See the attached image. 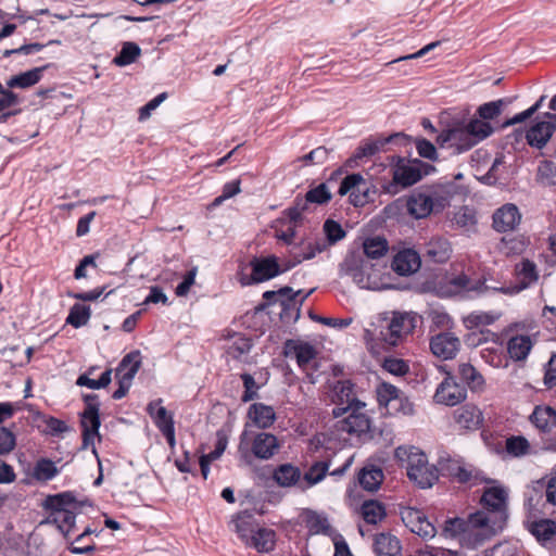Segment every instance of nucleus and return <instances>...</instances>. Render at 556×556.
<instances>
[{
    "mask_svg": "<svg viewBox=\"0 0 556 556\" xmlns=\"http://www.w3.org/2000/svg\"><path fill=\"white\" fill-rule=\"evenodd\" d=\"M329 152L330 151L327 148L318 147L299 159V161L303 162L305 165L324 164L329 156Z\"/></svg>",
    "mask_w": 556,
    "mask_h": 556,
    "instance_id": "nucleus-62",
    "label": "nucleus"
},
{
    "mask_svg": "<svg viewBox=\"0 0 556 556\" xmlns=\"http://www.w3.org/2000/svg\"><path fill=\"white\" fill-rule=\"evenodd\" d=\"M401 391L393 384L381 382L376 388L377 400L380 406H384L388 410L393 404H396Z\"/></svg>",
    "mask_w": 556,
    "mask_h": 556,
    "instance_id": "nucleus-46",
    "label": "nucleus"
},
{
    "mask_svg": "<svg viewBox=\"0 0 556 556\" xmlns=\"http://www.w3.org/2000/svg\"><path fill=\"white\" fill-rule=\"evenodd\" d=\"M453 415L458 427L466 430L478 429L483 420L481 410L472 404L460 406Z\"/></svg>",
    "mask_w": 556,
    "mask_h": 556,
    "instance_id": "nucleus-22",
    "label": "nucleus"
},
{
    "mask_svg": "<svg viewBox=\"0 0 556 556\" xmlns=\"http://www.w3.org/2000/svg\"><path fill=\"white\" fill-rule=\"evenodd\" d=\"M424 167H428V165L419 160L412 162L399 157L396 164L392 168L393 181L404 188L413 186L422 178Z\"/></svg>",
    "mask_w": 556,
    "mask_h": 556,
    "instance_id": "nucleus-12",
    "label": "nucleus"
},
{
    "mask_svg": "<svg viewBox=\"0 0 556 556\" xmlns=\"http://www.w3.org/2000/svg\"><path fill=\"white\" fill-rule=\"evenodd\" d=\"M332 415L336 418L346 415L341 421H339L338 429L349 434L361 435L366 433L370 428V419L365 413V403H355L352 406L334 407Z\"/></svg>",
    "mask_w": 556,
    "mask_h": 556,
    "instance_id": "nucleus-6",
    "label": "nucleus"
},
{
    "mask_svg": "<svg viewBox=\"0 0 556 556\" xmlns=\"http://www.w3.org/2000/svg\"><path fill=\"white\" fill-rule=\"evenodd\" d=\"M545 116L551 121H540L532 125L526 132V139L530 147L543 149L552 138L556 129V114L546 113Z\"/></svg>",
    "mask_w": 556,
    "mask_h": 556,
    "instance_id": "nucleus-18",
    "label": "nucleus"
},
{
    "mask_svg": "<svg viewBox=\"0 0 556 556\" xmlns=\"http://www.w3.org/2000/svg\"><path fill=\"white\" fill-rule=\"evenodd\" d=\"M324 232L329 244L337 243L338 241L342 240L346 235L341 225L333 219H327L325 222Z\"/></svg>",
    "mask_w": 556,
    "mask_h": 556,
    "instance_id": "nucleus-60",
    "label": "nucleus"
},
{
    "mask_svg": "<svg viewBox=\"0 0 556 556\" xmlns=\"http://www.w3.org/2000/svg\"><path fill=\"white\" fill-rule=\"evenodd\" d=\"M529 421L545 442L556 432V409L548 405H538L529 416Z\"/></svg>",
    "mask_w": 556,
    "mask_h": 556,
    "instance_id": "nucleus-15",
    "label": "nucleus"
},
{
    "mask_svg": "<svg viewBox=\"0 0 556 556\" xmlns=\"http://www.w3.org/2000/svg\"><path fill=\"white\" fill-rule=\"evenodd\" d=\"M365 260L358 252L349 253L340 264V270L343 275L350 276L357 283L364 282Z\"/></svg>",
    "mask_w": 556,
    "mask_h": 556,
    "instance_id": "nucleus-25",
    "label": "nucleus"
},
{
    "mask_svg": "<svg viewBox=\"0 0 556 556\" xmlns=\"http://www.w3.org/2000/svg\"><path fill=\"white\" fill-rule=\"evenodd\" d=\"M460 348L459 339L452 332H441L430 340V350L439 358L452 359Z\"/></svg>",
    "mask_w": 556,
    "mask_h": 556,
    "instance_id": "nucleus-19",
    "label": "nucleus"
},
{
    "mask_svg": "<svg viewBox=\"0 0 556 556\" xmlns=\"http://www.w3.org/2000/svg\"><path fill=\"white\" fill-rule=\"evenodd\" d=\"M361 513L363 519L370 525H377L386 517V508L378 501L369 500L362 504Z\"/></svg>",
    "mask_w": 556,
    "mask_h": 556,
    "instance_id": "nucleus-43",
    "label": "nucleus"
},
{
    "mask_svg": "<svg viewBox=\"0 0 556 556\" xmlns=\"http://www.w3.org/2000/svg\"><path fill=\"white\" fill-rule=\"evenodd\" d=\"M59 475V469L55 464L48 458H40L37 460L33 476L38 481H49Z\"/></svg>",
    "mask_w": 556,
    "mask_h": 556,
    "instance_id": "nucleus-51",
    "label": "nucleus"
},
{
    "mask_svg": "<svg viewBox=\"0 0 556 556\" xmlns=\"http://www.w3.org/2000/svg\"><path fill=\"white\" fill-rule=\"evenodd\" d=\"M141 366V357L139 351H132L125 355L116 368V378L132 382L136 374Z\"/></svg>",
    "mask_w": 556,
    "mask_h": 556,
    "instance_id": "nucleus-28",
    "label": "nucleus"
},
{
    "mask_svg": "<svg viewBox=\"0 0 556 556\" xmlns=\"http://www.w3.org/2000/svg\"><path fill=\"white\" fill-rule=\"evenodd\" d=\"M307 210L308 207L306 206L305 201H302V197L298 195L293 205L283 211V216L279 218L277 223L298 227L302 222L303 213H305Z\"/></svg>",
    "mask_w": 556,
    "mask_h": 556,
    "instance_id": "nucleus-39",
    "label": "nucleus"
},
{
    "mask_svg": "<svg viewBox=\"0 0 556 556\" xmlns=\"http://www.w3.org/2000/svg\"><path fill=\"white\" fill-rule=\"evenodd\" d=\"M395 458L406 467L407 476L420 488H430L438 480V469L428 464L427 455L415 446H399Z\"/></svg>",
    "mask_w": 556,
    "mask_h": 556,
    "instance_id": "nucleus-2",
    "label": "nucleus"
},
{
    "mask_svg": "<svg viewBox=\"0 0 556 556\" xmlns=\"http://www.w3.org/2000/svg\"><path fill=\"white\" fill-rule=\"evenodd\" d=\"M458 375L472 391L480 390L484 384L482 375L469 363L459 364Z\"/></svg>",
    "mask_w": 556,
    "mask_h": 556,
    "instance_id": "nucleus-41",
    "label": "nucleus"
},
{
    "mask_svg": "<svg viewBox=\"0 0 556 556\" xmlns=\"http://www.w3.org/2000/svg\"><path fill=\"white\" fill-rule=\"evenodd\" d=\"M488 518L484 510L471 514L467 520L451 518L445 521L443 533L446 538L458 539L463 546L473 548L481 544L490 533L484 528Z\"/></svg>",
    "mask_w": 556,
    "mask_h": 556,
    "instance_id": "nucleus-1",
    "label": "nucleus"
},
{
    "mask_svg": "<svg viewBox=\"0 0 556 556\" xmlns=\"http://www.w3.org/2000/svg\"><path fill=\"white\" fill-rule=\"evenodd\" d=\"M93 531L87 527L80 534L76 536V539L71 543L68 549L73 554H88L96 549L94 544L92 543L90 535Z\"/></svg>",
    "mask_w": 556,
    "mask_h": 556,
    "instance_id": "nucleus-52",
    "label": "nucleus"
},
{
    "mask_svg": "<svg viewBox=\"0 0 556 556\" xmlns=\"http://www.w3.org/2000/svg\"><path fill=\"white\" fill-rule=\"evenodd\" d=\"M85 409L80 414V427L83 434V446L86 448L94 444L96 437L99 435L100 421V403L97 394L84 395Z\"/></svg>",
    "mask_w": 556,
    "mask_h": 556,
    "instance_id": "nucleus-9",
    "label": "nucleus"
},
{
    "mask_svg": "<svg viewBox=\"0 0 556 556\" xmlns=\"http://www.w3.org/2000/svg\"><path fill=\"white\" fill-rule=\"evenodd\" d=\"M407 212L415 218H425L433 210V200L430 194L415 192L406 201Z\"/></svg>",
    "mask_w": 556,
    "mask_h": 556,
    "instance_id": "nucleus-24",
    "label": "nucleus"
},
{
    "mask_svg": "<svg viewBox=\"0 0 556 556\" xmlns=\"http://www.w3.org/2000/svg\"><path fill=\"white\" fill-rule=\"evenodd\" d=\"M332 401L337 404L336 407L352 406L355 403L362 404L359 400L355 397L354 384L350 380H340L333 387Z\"/></svg>",
    "mask_w": 556,
    "mask_h": 556,
    "instance_id": "nucleus-31",
    "label": "nucleus"
},
{
    "mask_svg": "<svg viewBox=\"0 0 556 556\" xmlns=\"http://www.w3.org/2000/svg\"><path fill=\"white\" fill-rule=\"evenodd\" d=\"M316 350L309 343L295 342L288 340L285 344V355L287 357H294L299 367L306 372V378L309 383H315L313 365L316 358Z\"/></svg>",
    "mask_w": 556,
    "mask_h": 556,
    "instance_id": "nucleus-10",
    "label": "nucleus"
},
{
    "mask_svg": "<svg viewBox=\"0 0 556 556\" xmlns=\"http://www.w3.org/2000/svg\"><path fill=\"white\" fill-rule=\"evenodd\" d=\"M506 452L514 457H522L530 452V443L522 435H511L505 442Z\"/></svg>",
    "mask_w": 556,
    "mask_h": 556,
    "instance_id": "nucleus-55",
    "label": "nucleus"
},
{
    "mask_svg": "<svg viewBox=\"0 0 556 556\" xmlns=\"http://www.w3.org/2000/svg\"><path fill=\"white\" fill-rule=\"evenodd\" d=\"M533 342L530 336L519 334L511 337L507 343V351L509 356L515 361H523L529 355Z\"/></svg>",
    "mask_w": 556,
    "mask_h": 556,
    "instance_id": "nucleus-34",
    "label": "nucleus"
},
{
    "mask_svg": "<svg viewBox=\"0 0 556 556\" xmlns=\"http://www.w3.org/2000/svg\"><path fill=\"white\" fill-rule=\"evenodd\" d=\"M329 469L328 462H316L314 463L309 469L304 473V480L307 482L309 486L320 482L327 475Z\"/></svg>",
    "mask_w": 556,
    "mask_h": 556,
    "instance_id": "nucleus-58",
    "label": "nucleus"
},
{
    "mask_svg": "<svg viewBox=\"0 0 556 556\" xmlns=\"http://www.w3.org/2000/svg\"><path fill=\"white\" fill-rule=\"evenodd\" d=\"M276 533L268 528H258L251 535L247 545L254 547L260 553H268L274 549Z\"/></svg>",
    "mask_w": 556,
    "mask_h": 556,
    "instance_id": "nucleus-33",
    "label": "nucleus"
},
{
    "mask_svg": "<svg viewBox=\"0 0 556 556\" xmlns=\"http://www.w3.org/2000/svg\"><path fill=\"white\" fill-rule=\"evenodd\" d=\"M451 285L463 292L466 296L480 295L485 293L490 288L485 285L484 280H471L466 275H458L451 279Z\"/></svg>",
    "mask_w": 556,
    "mask_h": 556,
    "instance_id": "nucleus-29",
    "label": "nucleus"
},
{
    "mask_svg": "<svg viewBox=\"0 0 556 556\" xmlns=\"http://www.w3.org/2000/svg\"><path fill=\"white\" fill-rule=\"evenodd\" d=\"M273 478L278 485L287 488L294 485L300 480L301 471L291 464H282L275 469Z\"/></svg>",
    "mask_w": 556,
    "mask_h": 556,
    "instance_id": "nucleus-38",
    "label": "nucleus"
},
{
    "mask_svg": "<svg viewBox=\"0 0 556 556\" xmlns=\"http://www.w3.org/2000/svg\"><path fill=\"white\" fill-rule=\"evenodd\" d=\"M467 397L466 389L457 383L453 377L447 376L437 388L433 400L438 404L455 406Z\"/></svg>",
    "mask_w": 556,
    "mask_h": 556,
    "instance_id": "nucleus-16",
    "label": "nucleus"
},
{
    "mask_svg": "<svg viewBox=\"0 0 556 556\" xmlns=\"http://www.w3.org/2000/svg\"><path fill=\"white\" fill-rule=\"evenodd\" d=\"M437 142L441 148L451 150L452 154H462L477 144L464 127L443 130Z\"/></svg>",
    "mask_w": 556,
    "mask_h": 556,
    "instance_id": "nucleus-11",
    "label": "nucleus"
},
{
    "mask_svg": "<svg viewBox=\"0 0 556 556\" xmlns=\"http://www.w3.org/2000/svg\"><path fill=\"white\" fill-rule=\"evenodd\" d=\"M90 315L89 306L76 303L71 307L66 323L75 328H79L89 321Z\"/></svg>",
    "mask_w": 556,
    "mask_h": 556,
    "instance_id": "nucleus-54",
    "label": "nucleus"
},
{
    "mask_svg": "<svg viewBox=\"0 0 556 556\" xmlns=\"http://www.w3.org/2000/svg\"><path fill=\"white\" fill-rule=\"evenodd\" d=\"M48 67V65L41 67H35L27 72L21 73L11 77L7 85L10 88H28L36 85L42 77L43 71Z\"/></svg>",
    "mask_w": 556,
    "mask_h": 556,
    "instance_id": "nucleus-36",
    "label": "nucleus"
},
{
    "mask_svg": "<svg viewBox=\"0 0 556 556\" xmlns=\"http://www.w3.org/2000/svg\"><path fill=\"white\" fill-rule=\"evenodd\" d=\"M50 510L48 521L56 525L58 529L68 536L75 528V510L77 502L71 492L48 496L45 503Z\"/></svg>",
    "mask_w": 556,
    "mask_h": 556,
    "instance_id": "nucleus-4",
    "label": "nucleus"
},
{
    "mask_svg": "<svg viewBox=\"0 0 556 556\" xmlns=\"http://www.w3.org/2000/svg\"><path fill=\"white\" fill-rule=\"evenodd\" d=\"M383 369L395 376H404L408 372V364L401 358L387 357L383 361Z\"/></svg>",
    "mask_w": 556,
    "mask_h": 556,
    "instance_id": "nucleus-63",
    "label": "nucleus"
},
{
    "mask_svg": "<svg viewBox=\"0 0 556 556\" xmlns=\"http://www.w3.org/2000/svg\"><path fill=\"white\" fill-rule=\"evenodd\" d=\"M426 255L435 263H444L450 258L451 245L446 239L432 238L426 244Z\"/></svg>",
    "mask_w": 556,
    "mask_h": 556,
    "instance_id": "nucleus-35",
    "label": "nucleus"
},
{
    "mask_svg": "<svg viewBox=\"0 0 556 556\" xmlns=\"http://www.w3.org/2000/svg\"><path fill=\"white\" fill-rule=\"evenodd\" d=\"M364 253L369 258H379L388 251V241L382 237L368 238L363 243Z\"/></svg>",
    "mask_w": 556,
    "mask_h": 556,
    "instance_id": "nucleus-53",
    "label": "nucleus"
},
{
    "mask_svg": "<svg viewBox=\"0 0 556 556\" xmlns=\"http://www.w3.org/2000/svg\"><path fill=\"white\" fill-rule=\"evenodd\" d=\"M419 316L413 312H392L379 319L378 339L389 346L399 345L417 327Z\"/></svg>",
    "mask_w": 556,
    "mask_h": 556,
    "instance_id": "nucleus-3",
    "label": "nucleus"
},
{
    "mask_svg": "<svg viewBox=\"0 0 556 556\" xmlns=\"http://www.w3.org/2000/svg\"><path fill=\"white\" fill-rule=\"evenodd\" d=\"M250 267L252 269L251 275H241L240 277L242 286L258 283L275 278L292 268V265L288 264L285 268H281L278 258L275 255H268L265 257H253L250 261Z\"/></svg>",
    "mask_w": 556,
    "mask_h": 556,
    "instance_id": "nucleus-7",
    "label": "nucleus"
},
{
    "mask_svg": "<svg viewBox=\"0 0 556 556\" xmlns=\"http://www.w3.org/2000/svg\"><path fill=\"white\" fill-rule=\"evenodd\" d=\"M252 349V341L244 336H233L227 346L226 352L229 356L235 359L241 358V356L248 354Z\"/></svg>",
    "mask_w": 556,
    "mask_h": 556,
    "instance_id": "nucleus-47",
    "label": "nucleus"
},
{
    "mask_svg": "<svg viewBox=\"0 0 556 556\" xmlns=\"http://www.w3.org/2000/svg\"><path fill=\"white\" fill-rule=\"evenodd\" d=\"M140 48L134 42H125L119 53L114 58L113 62L118 66H126L136 61L140 55Z\"/></svg>",
    "mask_w": 556,
    "mask_h": 556,
    "instance_id": "nucleus-57",
    "label": "nucleus"
},
{
    "mask_svg": "<svg viewBox=\"0 0 556 556\" xmlns=\"http://www.w3.org/2000/svg\"><path fill=\"white\" fill-rule=\"evenodd\" d=\"M400 540L390 533H380L375 536L374 551L377 556H400Z\"/></svg>",
    "mask_w": 556,
    "mask_h": 556,
    "instance_id": "nucleus-30",
    "label": "nucleus"
},
{
    "mask_svg": "<svg viewBox=\"0 0 556 556\" xmlns=\"http://www.w3.org/2000/svg\"><path fill=\"white\" fill-rule=\"evenodd\" d=\"M231 530L235 531L239 538L247 544L251 535L255 531V519L252 514L242 511L237 514L231 522Z\"/></svg>",
    "mask_w": 556,
    "mask_h": 556,
    "instance_id": "nucleus-32",
    "label": "nucleus"
},
{
    "mask_svg": "<svg viewBox=\"0 0 556 556\" xmlns=\"http://www.w3.org/2000/svg\"><path fill=\"white\" fill-rule=\"evenodd\" d=\"M531 533L539 541H548L556 533V523L551 519L534 521L531 526Z\"/></svg>",
    "mask_w": 556,
    "mask_h": 556,
    "instance_id": "nucleus-56",
    "label": "nucleus"
},
{
    "mask_svg": "<svg viewBox=\"0 0 556 556\" xmlns=\"http://www.w3.org/2000/svg\"><path fill=\"white\" fill-rule=\"evenodd\" d=\"M420 267V257L413 250H404L399 252L392 262V268L401 276H407L417 271Z\"/></svg>",
    "mask_w": 556,
    "mask_h": 556,
    "instance_id": "nucleus-23",
    "label": "nucleus"
},
{
    "mask_svg": "<svg viewBox=\"0 0 556 556\" xmlns=\"http://www.w3.org/2000/svg\"><path fill=\"white\" fill-rule=\"evenodd\" d=\"M392 140V137L378 139V140H365L356 149L355 153L350 161H357L364 157H369L378 153L388 142Z\"/></svg>",
    "mask_w": 556,
    "mask_h": 556,
    "instance_id": "nucleus-44",
    "label": "nucleus"
},
{
    "mask_svg": "<svg viewBox=\"0 0 556 556\" xmlns=\"http://www.w3.org/2000/svg\"><path fill=\"white\" fill-rule=\"evenodd\" d=\"M463 127L468 131L477 144L485 138L490 137L494 131L491 124L484 119H481L480 117L470 119Z\"/></svg>",
    "mask_w": 556,
    "mask_h": 556,
    "instance_id": "nucleus-42",
    "label": "nucleus"
},
{
    "mask_svg": "<svg viewBox=\"0 0 556 556\" xmlns=\"http://www.w3.org/2000/svg\"><path fill=\"white\" fill-rule=\"evenodd\" d=\"M498 317L500 315L494 313L472 312L464 317L463 323L467 329H475L492 325Z\"/></svg>",
    "mask_w": 556,
    "mask_h": 556,
    "instance_id": "nucleus-50",
    "label": "nucleus"
},
{
    "mask_svg": "<svg viewBox=\"0 0 556 556\" xmlns=\"http://www.w3.org/2000/svg\"><path fill=\"white\" fill-rule=\"evenodd\" d=\"M535 180L543 187L556 185V163L552 161L540 162L536 170Z\"/></svg>",
    "mask_w": 556,
    "mask_h": 556,
    "instance_id": "nucleus-49",
    "label": "nucleus"
},
{
    "mask_svg": "<svg viewBox=\"0 0 556 556\" xmlns=\"http://www.w3.org/2000/svg\"><path fill=\"white\" fill-rule=\"evenodd\" d=\"M326 249V244L324 242H315L308 243L304 249L301 255L294 256V262L289 263V265L295 266L300 264L304 260H312L316 256V254L321 253Z\"/></svg>",
    "mask_w": 556,
    "mask_h": 556,
    "instance_id": "nucleus-64",
    "label": "nucleus"
},
{
    "mask_svg": "<svg viewBox=\"0 0 556 556\" xmlns=\"http://www.w3.org/2000/svg\"><path fill=\"white\" fill-rule=\"evenodd\" d=\"M442 470H446L450 476L456 478L462 483H466L471 479V471L455 460H448L446 465H442Z\"/></svg>",
    "mask_w": 556,
    "mask_h": 556,
    "instance_id": "nucleus-61",
    "label": "nucleus"
},
{
    "mask_svg": "<svg viewBox=\"0 0 556 556\" xmlns=\"http://www.w3.org/2000/svg\"><path fill=\"white\" fill-rule=\"evenodd\" d=\"M314 289L309 290L305 294H303L302 290L293 291L290 287H282L277 291H265L263 293V299L265 300V303L261 305L262 308L273 305L276 302H280V305L282 307L281 315L288 311V309H298L296 307V298L301 295V300L299 301V305H301L312 293Z\"/></svg>",
    "mask_w": 556,
    "mask_h": 556,
    "instance_id": "nucleus-13",
    "label": "nucleus"
},
{
    "mask_svg": "<svg viewBox=\"0 0 556 556\" xmlns=\"http://www.w3.org/2000/svg\"><path fill=\"white\" fill-rule=\"evenodd\" d=\"M507 492L503 488L492 486L484 491L481 503L488 518L485 525L486 531L494 534L498 529L503 528L507 518L506 513Z\"/></svg>",
    "mask_w": 556,
    "mask_h": 556,
    "instance_id": "nucleus-5",
    "label": "nucleus"
},
{
    "mask_svg": "<svg viewBox=\"0 0 556 556\" xmlns=\"http://www.w3.org/2000/svg\"><path fill=\"white\" fill-rule=\"evenodd\" d=\"M521 215L515 204L507 203L493 214V227L498 232L514 230L519 225Z\"/></svg>",
    "mask_w": 556,
    "mask_h": 556,
    "instance_id": "nucleus-21",
    "label": "nucleus"
},
{
    "mask_svg": "<svg viewBox=\"0 0 556 556\" xmlns=\"http://www.w3.org/2000/svg\"><path fill=\"white\" fill-rule=\"evenodd\" d=\"M300 517L311 534H329L331 531L328 519L324 514L312 509H304Z\"/></svg>",
    "mask_w": 556,
    "mask_h": 556,
    "instance_id": "nucleus-27",
    "label": "nucleus"
},
{
    "mask_svg": "<svg viewBox=\"0 0 556 556\" xmlns=\"http://www.w3.org/2000/svg\"><path fill=\"white\" fill-rule=\"evenodd\" d=\"M511 101H513V99H510V98H504V99H498L496 101L483 103L477 109V115H478V117H480L481 119H484L485 122H489L490 119H494L495 117L501 115L503 109L506 105L510 104Z\"/></svg>",
    "mask_w": 556,
    "mask_h": 556,
    "instance_id": "nucleus-45",
    "label": "nucleus"
},
{
    "mask_svg": "<svg viewBox=\"0 0 556 556\" xmlns=\"http://www.w3.org/2000/svg\"><path fill=\"white\" fill-rule=\"evenodd\" d=\"M147 412L151 416L160 431H163L164 426L166 425H174L173 416L167 412V409L164 406H162L161 399L149 403Z\"/></svg>",
    "mask_w": 556,
    "mask_h": 556,
    "instance_id": "nucleus-40",
    "label": "nucleus"
},
{
    "mask_svg": "<svg viewBox=\"0 0 556 556\" xmlns=\"http://www.w3.org/2000/svg\"><path fill=\"white\" fill-rule=\"evenodd\" d=\"M112 370L106 369L98 380L89 378L87 375L78 377L76 383L80 387H87L92 390H98L108 387L111 383Z\"/></svg>",
    "mask_w": 556,
    "mask_h": 556,
    "instance_id": "nucleus-59",
    "label": "nucleus"
},
{
    "mask_svg": "<svg viewBox=\"0 0 556 556\" xmlns=\"http://www.w3.org/2000/svg\"><path fill=\"white\" fill-rule=\"evenodd\" d=\"M383 471L378 467H365L358 473V482L364 490L374 492L383 481Z\"/></svg>",
    "mask_w": 556,
    "mask_h": 556,
    "instance_id": "nucleus-37",
    "label": "nucleus"
},
{
    "mask_svg": "<svg viewBox=\"0 0 556 556\" xmlns=\"http://www.w3.org/2000/svg\"><path fill=\"white\" fill-rule=\"evenodd\" d=\"M350 193V201L354 206H363L369 202V189L361 174L348 175L340 184L339 194Z\"/></svg>",
    "mask_w": 556,
    "mask_h": 556,
    "instance_id": "nucleus-14",
    "label": "nucleus"
},
{
    "mask_svg": "<svg viewBox=\"0 0 556 556\" xmlns=\"http://www.w3.org/2000/svg\"><path fill=\"white\" fill-rule=\"evenodd\" d=\"M332 199V194L327 186V184L323 182L318 186L309 189L305 197L302 198V201H305L306 206L308 207V204H318L324 205L330 202Z\"/></svg>",
    "mask_w": 556,
    "mask_h": 556,
    "instance_id": "nucleus-48",
    "label": "nucleus"
},
{
    "mask_svg": "<svg viewBox=\"0 0 556 556\" xmlns=\"http://www.w3.org/2000/svg\"><path fill=\"white\" fill-rule=\"evenodd\" d=\"M248 417L257 428L267 429L275 422L276 413L269 405L254 403L249 407Z\"/></svg>",
    "mask_w": 556,
    "mask_h": 556,
    "instance_id": "nucleus-26",
    "label": "nucleus"
},
{
    "mask_svg": "<svg viewBox=\"0 0 556 556\" xmlns=\"http://www.w3.org/2000/svg\"><path fill=\"white\" fill-rule=\"evenodd\" d=\"M516 275L518 278V285L513 288H492L495 291H501L503 293H518L521 290L529 288L531 285L536 282L539 279V274L536 270V265L529 261L522 260L519 264L516 265Z\"/></svg>",
    "mask_w": 556,
    "mask_h": 556,
    "instance_id": "nucleus-20",
    "label": "nucleus"
},
{
    "mask_svg": "<svg viewBox=\"0 0 556 556\" xmlns=\"http://www.w3.org/2000/svg\"><path fill=\"white\" fill-rule=\"evenodd\" d=\"M251 445V452L258 459H270L280 448L277 437L269 432H260L249 440V432L244 430L240 434L239 452L247 453Z\"/></svg>",
    "mask_w": 556,
    "mask_h": 556,
    "instance_id": "nucleus-8",
    "label": "nucleus"
},
{
    "mask_svg": "<svg viewBox=\"0 0 556 556\" xmlns=\"http://www.w3.org/2000/svg\"><path fill=\"white\" fill-rule=\"evenodd\" d=\"M401 518L405 526L421 538H433L435 535L434 526L427 519L424 511L406 507L401 510Z\"/></svg>",
    "mask_w": 556,
    "mask_h": 556,
    "instance_id": "nucleus-17",
    "label": "nucleus"
}]
</instances>
